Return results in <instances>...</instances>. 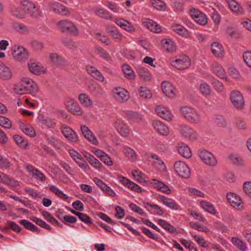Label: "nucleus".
Masks as SVG:
<instances>
[{"label": "nucleus", "instance_id": "nucleus-1", "mask_svg": "<svg viewBox=\"0 0 251 251\" xmlns=\"http://www.w3.org/2000/svg\"><path fill=\"white\" fill-rule=\"evenodd\" d=\"M15 92L19 95L35 94L38 90L37 84L28 78H24L21 82L15 85Z\"/></svg>", "mask_w": 251, "mask_h": 251}, {"label": "nucleus", "instance_id": "nucleus-2", "mask_svg": "<svg viewBox=\"0 0 251 251\" xmlns=\"http://www.w3.org/2000/svg\"><path fill=\"white\" fill-rule=\"evenodd\" d=\"M11 51L14 59L19 62H25L29 56L27 50L21 46H14L11 49Z\"/></svg>", "mask_w": 251, "mask_h": 251}, {"label": "nucleus", "instance_id": "nucleus-3", "mask_svg": "<svg viewBox=\"0 0 251 251\" xmlns=\"http://www.w3.org/2000/svg\"><path fill=\"white\" fill-rule=\"evenodd\" d=\"M174 170L176 174L184 178H188L190 176L191 171L188 166L184 162L176 161L174 165Z\"/></svg>", "mask_w": 251, "mask_h": 251}, {"label": "nucleus", "instance_id": "nucleus-4", "mask_svg": "<svg viewBox=\"0 0 251 251\" xmlns=\"http://www.w3.org/2000/svg\"><path fill=\"white\" fill-rule=\"evenodd\" d=\"M57 26L63 32H67L74 36L78 34L77 28L71 22L65 20L61 21L57 23Z\"/></svg>", "mask_w": 251, "mask_h": 251}, {"label": "nucleus", "instance_id": "nucleus-5", "mask_svg": "<svg viewBox=\"0 0 251 251\" xmlns=\"http://www.w3.org/2000/svg\"><path fill=\"white\" fill-rule=\"evenodd\" d=\"M199 156L201 160L206 165L210 166H215L217 161L215 156L210 152L203 150L199 153Z\"/></svg>", "mask_w": 251, "mask_h": 251}, {"label": "nucleus", "instance_id": "nucleus-6", "mask_svg": "<svg viewBox=\"0 0 251 251\" xmlns=\"http://www.w3.org/2000/svg\"><path fill=\"white\" fill-rule=\"evenodd\" d=\"M190 14L193 19L198 24L205 25L207 23V16L197 9L191 8Z\"/></svg>", "mask_w": 251, "mask_h": 251}, {"label": "nucleus", "instance_id": "nucleus-7", "mask_svg": "<svg viewBox=\"0 0 251 251\" xmlns=\"http://www.w3.org/2000/svg\"><path fill=\"white\" fill-rule=\"evenodd\" d=\"M172 65L178 70H183L188 68L190 65L189 58L185 55L179 56L178 58L171 61Z\"/></svg>", "mask_w": 251, "mask_h": 251}, {"label": "nucleus", "instance_id": "nucleus-8", "mask_svg": "<svg viewBox=\"0 0 251 251\" xmlns=\"http://www.w3.org/2000/svg\"><path fill=\"white\" fill-rule=\"evenodd\" d=\"M230 99L233 105L237 108L241 109L244 105L242 94L238 90H233L230 93Z\"/></svg>", "mask_w": 251, "mask_h": 251}, {"label": "nucleus", "instance_id": "nucleus-9", "mask_svg": "<svg viewBox=\"0 0 251 251\" xmlns=\"http://www.w3.org/2000/svg\"><path fill=\"white\" fill-rule=\"evenodd\" d=\"M180 132L182 136L190 140H194L198 137V134L196 131L188 126L181 125Z\"/></svg>", "mask_w": 251, "mask_h": 251}, {"label": "nucleus", "instance_id": "nucleus-10", "mask_svg": "<svg viewBox=\"0 0 251 251\" xmlns=\"http://www.w3.org/2000/svg\"><path fill=\"white\" fill-rule=\"evenodd\" d=\"M113 96L115 99L120 102L126 101L129 97L128 92L121 87L115 88L113 90Z\"/></svg>", "mask_w": 251, "mask_h": 251}, {"label": "nucleus", "instance_id": "nucleus-11", "mask_svg": "<svg viewBox=\"0 0 251 251\" xmlns=\"http://www.w3.org/2000/svg\"><path fill=\"white\" fill-rule=\"evenodd\" d=\"M152 126L156 132L162 135L167 136L169 134L170 131L168 127L161 121H153Z\"/></svg>", "mask_w": 251, "mask_h": 251}, {"label": "nucleus", "instance_id": "nucleus-12", "mask_svg": "<svg viewBox=\"0 0 251 251\" xmlns=\"http://www.w3.org/2000/svg\"><path fill=\"white\" fill-rule=\"evenodd\" d=\"M115 23L120 27L128 32H133L135 31L133 25L129 21L122 18H117L115 20Z\"/></svg>", "mask_w": 251, "mask_h": 251}, {"label": "nucleus", "instance_id": "nucleus-13", "mask_svg": "<svg viewBox=\"0 0 251 251\" xmlns=\"http://www.w3.org/2000/svg\"><path fill=\"white\" fill-rule=\"evenodd\" d=\"M161 88L164 94L170 98H173L176 95V89L172 84L167 81L162 82Z\"/></svg>", "mask_w": 251, "mask_h": 251}, {"label": "nucleus", "instance_id": "nucleus-14", "mask_svg": "<svg viewBox=\"0 0 251 251\" xmlns=\"http://www.w3.org/2000/svg\"><path fill=\"white\" fill-rule=\"evenodd\" d=\"M50 9L56 13L64 16H67L70 13L65 6L56 2H53L50 4Z\"/></svg>", "mask_w": 251, "mask_h": 251}, {"label": "nucleus", "instance_id": "nucleus-15", "mask_svg": "<svg viewBox=\"0 0 251 251\" xmlns=\"http://www.w3.org/2000/svg\"><path fill=\"white\" fill-rule=\"evenodd\" d=\"M114 127L123 137H127L129 134V130L127 126L123 121L118 120L114 125Z\"/></svg>", "mask_w": 251, "mask_h": 251}, {"label": "nucleus", "instance_id": "nucleus-16", "mask_svg": "<svg viewBox=\"0 0 251 251\" xmlns=\"http://www.w3.org/2000/svg\"><path fill=\"white\" fill-rule=\"evenodd\" d=\"M25 168L27 171L30 173V175L36 179L41 182L45 180L46 177L39 170L34 168L32 165H26Z\"/></svg>", "mask_w": 251, "mask_h": 251}, {"label": "nucleus", "instance_id": "nucleus-17", "mask_svg": "<svg viewBox=\"0 0 251 251\" xmlns=\"http://www.w3.org/2000/svg\"><path fill=\"white\" fill-rule=\"evenodd\" d=\"M62 132L65 137L71 142H75L78 140V136L75 131L67 126H62Z\"/></svg>", "mask_w": 251, "mask_h": 251}, {"label": "nucleus", "instance_id": "nucleus-18", "mask_svg": "<svg viewBox=\"0 0 251 251\" xmlns=\"http://www.w3.org/2000/svg\"><path fill=\"white\" fill-rule=\"evenodd\" d=\"M30 72L36 75L44 72V68L34 59H30L27 63Z\"/></svg>", "mask_w": 251, "mask_h": 251}, {"label": "nucleus", "instance_id": "nucleus-19", "mask_svg": "<svg viewBox=\"0 0 251 251\" xmlns=\"http://www.w3.org/2000/svg\"><path fill=\"white\" fill-rule=\"evenodd\" d=\"M119 179L120 182L125 186H126L131 190L137 193L142 192V188L133 182L130 181L127 178L124 176H120Z\"/></svg>", "mask_w": 251, "mask_h": 251}, {"label": "nucleus", "instance_id": "nucleus-20", "mask_svg": "<svg viewBox=\"0 0 251 251\" xmlns=\"http://www.w3.org/2000/svg\"><path fill=\"white\" fill-rule=\"evenodd\" d=\"M81 130L84 137L88 141L94 145H97L98 144V140L87 126H81Z\"/></svg>", "mask_w": 251, "mask_h": 251}, {"label": "nucleus", "instance_id": "nucleus-21", "mask_svg": "<svg viewBox=\"0 0 251 251\" xmlns=\"http://www.w3.org/2000/svg\"><path fill=\"white\" fill-rule=\"evenodd\" d=\"M160 201L167 207L172 210L179 209V205L173 199L168 198L163 195L160 196Z\"/></svg>", "mask_w": 251, "mask_h": 251}, {"label": "nucleus", "instance_id": "nucleus-22", "mask_svg": "<svg viewBox=\"0 0 251 251\" xmlns=\"http://www.w3.org/2000/svg\"><path fill=\"white\" fill-rule=\"evenodd\" d=\"M181 113L186 120L191 122H198L201 118L197 111H181Z\"/></svg>", "mask_w": 251, "mask_h": 251}, {"label": "nucleus", "instance_id": "nucleus-23", "mask_svg": "<svg viewBox=\"0 0 251 251\" xmlns=\"http://www.w3.org/2000/svg\"><path fill=\"white\" fill-rule=\"evenodd\" d=\"M151 157L154 160L152 164L158 170L163 172L166 171L167 168L165 163L157 154L152 153Z\"/></svg>", "mask_w": 251, "mask_h": 251}, {"label": "nucleus", "instance_id": "nucleus-24", "mask_svg": "<svg viewBox=\"0 0 251 251\" xmlns=\"http://www.w3.org/2000/svg\"><path fill=\"white\" fill-rule=\"evenodd\" d=\"M211 50L213 55L218 58H222L224 56V50L222 45L214 42L211 45Z\"/></svg>", "mask_w": 251, "mask_h": 251}, {"label": "nucleus", "instance_id": "nucleus-25", "mask_svg": "<svg viewBox=\"0 0 251 251\" xmlns=\"http://www.w3.org/2000/svg\"><path fill=\"white\" fill-rule=\"evenodd\" d=\"M21 6L25 13L26 12L35 13L37 8L35 4L29 0H23L21 2Z\"/></svg>", "mask_w": 251, "mask_h": 251}, {"label": "nucleus", "instance_id": "nucleus-26", "mask_svg": "<svg viewBox=\"0 0 251 251\" xmlns=\"http://www.w3.org/2000/svg\"><path fill=\"white\" fill-rule=\"evenodd\" d=\"M123 153L126 158L131 162L137 160V154L135 151L130 147L126 146L123 149Z\"/></svg>", "mask_w": 251, "mask_h": 251}, {"label": "nucleus", "instance_id": "nucleus-27", "mask_svg": "<svg viewBox=\"0 0 251 251\" xmlns=\"http://www.w3.org/2000/svg\"><path fill=\"white\" fill-rule=\"evenodd\" d=\"M226 197L228 202L233 207H238L242 202L240 197L234 193H227Z\"/></svg>", "mask_w": 251, "mask_h": 251}, {"label": "nucleus", "instance_id": "nucleus-28", "mask_svg": "<svg viewBox=\"0 0 251 251\" xmlns=\"http://www.w3.org/2000/svg\"><path fill=\"white\" fill-rule=\"evenodd\" d=\"M12 76V72L8 67L0 62V78L4 80H9Z\"/></svg>", "mask_w": 251, "mask_h": 251}, {"label": "nucleus", "instance_id": "nucleus-29", "mask_svg": "<svg viewBox=\"0 0 251 251\" xmlns=\"http://www.w3.org/2000/svg\"><path fill=\"white\" fill-rule=\"evenodd\" d=\"M143 23L144 26L152 32L159 33L161 31V27L151 20L145 19Z\"/></svg>", "mask_w": 251, "mask_h": 251}, {"label": "nucleus", "instance_id": "nucleus-30", "mask_svg": "<svg viewBox=\"0 0 251 251\" xmlns=\"http://www.w3.org/2000/svg\"><path fill=\"white\" fill-rule=\"evenodd\" d=\"M86 69L88 73L100 82L104 81V76L95 67L93 66H87Z\"/></svg>", "mask_w": 251, "mask_h": 251}, {"label": "nucleus", "instance_id": "nucleus-31", "mask_svg": "<svg viewBox=\"0 0 251 251\" xmlns=\"http://www.w3.org/2000/svg\"><path fill=\"white\" fill-rule=\"evenodd\" d=\"M145 207L151 214L158 216L163 215L164 212L160 206L156 204H153L147 202L145 203Z\"/></svg>", "mask_w": 251, "mask_h": 251}, {"label": "nucleus", "instance_id": "nucleus-32", "mask_svg": "<svg viewBox=\"0 0 251 251\" xmlns=\"http://www.w3.org/2000/svg\"><path fill=\"white\" fill-rule=\"evenodd\" d=\"M137 69L139 75L142 79L145 81L151 79V75L150 72L143 65H139Z\"/></svg>", "mask_w": 251, "mask_h": 251}, {"label": "nucleus", "instance_id": "nucleus-33", "mask_svg": "<svg viewBox=\"0 0 251 251\" xmlns=\"http://www.w3.org/2000/svg\"><path fill=\"white\" fill-rule=\"evenodd\" d=\"M178 151L182 156L189 158L191 156V151L188 146L184 143L178 144Z\"/></svg>", "mask_w": 251, "mask_h": 251}, {"label": "nucleus", "instance_id": "nucleus-34", "mask_svg": "<svg viewBox=\"0 0 251 251\" xmlns=\"http://www.w3.org/2000/svg\"><path fill=\"white\" fill-rule=\"evenodd\" d=\"M84 156L89 163L95 168L99 169L101 167L102 165L101 163L89 153L87 152H85Z\"/></svg>", "mask_w": 251, "mask_h": 251}, {"label": "nucleus", "instance_id": "nucleus-35", "mask_svg": "<svg viewBox=\"0 0 251 251\" xmlns=\"http://www.w3.org/2000/svg\"><path fill=\"white\" fill-rule=\"evenodd\" d=\"M106 31L114 39L120 40L121 34L119 29L113 25H108L106 27Z\"/></svg>", "mask_w": 251, "mask_h": 251}, {"label": "nucleus", "instance_id": "nucleus-36", "mask_svg": "<svg viewBox=\"0 0 251 251\" xmlns=\"http://www.w3.org/2000/svg\"><path fill=\"white\" fill-rule=\"evenodd\" d=\"M231 242L240 251H246L247 248L246 244L241 239L237 237H232L231 239Z\"/></svg>", "mask_w": 251, "mask_h": 251}, {"label": "nucleus", "instance_id": "nucleus-37", "mask_svg": "<svg viewBox=\"0 0 251 251\" xmlns=\"http://www.w3.org/2000/svg\"><path fill=\"white\" fill-rule=\"evenodd\" d=\"M157 222L159 226L168 232L171 233H176L177 232L176 229L166 221L162 219H159L157 220Z\"/></svg>", "mask_w": 251, "mask_h": 251}, {"label": "nucleus", "instance_id": "nucleus-38", "mask_svg": "<svg viewBox=\"0 0 251 251\" xmlns=\"http://www.w3.org/2000/svg\"><path fill=\"white\" fill-rule=\"evenodd\" d=\"M226 1L232 11L238 14L242 13V7L237 1L234 0H226Z\"/></svg>", "mask_w": 251, "mask_h": 251}, {"label": "nucleus", "instance_id": "nucleus-39", "mask_svg": "<svg viewBox=\"0 0 251 251\" xmlns=\"http://www.w3.org/2000/svg\"><path fill=\"white\" fill-rule=\"evenodd\" d=\"M49 189L51 192L55 194L58 197L64 200H67L68 196L64 194L63 191L60 190L57 186L50 184L49 185Z\"/></svg>", "mask_w": 251, "mask_h": 251}, {"label": "nucleus", "instance_id": "nucleus-40", "mask_svg": "<svg viewBox=\"0 0 251 251\" xmlns=\"http://www.w3.org/2000/svg\"><path fill=\"white\" fill-rule=\"evenodd\" d=\"M153 183L155 185V187L158 190L165 193L167 194L171 193V190L168 186L162 182L159 181L156 179L153 180Z\"/></svg>", "mask_w": 251, "mask_h": 251}, {"label": "nucleus", "instance_id": "nucleus-41", "mask_svg": "<svg viewBox=\"0 0 251 251\" xmlns=\"http://www.w3.org/2000/svg\"><path fill=\"white\" fill-rule=\"evenodd\" d=\"M163 48L168 52H173L176 50L174 42L170 39H165L162 41Z\"/></svg>", "mask_w": 251, "mask_h": 251}, {"label": "nucleus", "instance_id": "nucleus-42", "mask_svg": "<svg viewBox=\"0 0 251 251\" xmlns=\"http://www.w3.org/2000/svg\"><path fill=\"white\" fill-rule=\"evenodd\" d=\"M78 100L81 104L86 107H90L93 104L92 100L89 96L84 93H82L78 96Z\"/></svg>", "mask_w": 251, "mask_h": 251}, {"label": "nucleus", "instance_id": "nucleus-43", "mask_svg": "<svg viewBox=\"0 0 251 251\" xmlns=\"http://www.w3.org/2000/svg\"><path fill=\"white\" fill-rule=\"evenodd\" d=\"M65 105L67 110L79 109L78 104L73 99L67 98L65 100Z\"/></svg>", "mask_w": 251, "mask_h": 251}, {"label": "nucleus", "instance_id": "nucleus-44", "mask_svg": "<svg viewBox=\"0 0 251 251\" xmlns=\"http://www.w3.org/2000/svg\"><path fill=\"white\" fill-rule=\"evenodd\" d=\"M122 70L126 78L131 79L135 78V73L132 68L128 65H123L122 66Z\"/></svg>", "mask_w": 251, "mask_h": 251}, {"label": "nucleus", "instance_id": "nucleus-45", "mask_svg": "<svg viewBox=\"0 0 251 251\" xmlns=\"http://www.w3.org/2000/svg\"><path fill=\"white\" fill-rule=\"evenodd\" d=\"M200 205L201 207L205 210L207 211L210 214H214L216 212V210L214 205L205 201H202L200 202Z\"/></svg>", "mask_w": 251, "mask_h": 251}, {"label": "nucleus", "instance_id": "nucleus-46", "mask_svg": "<svg viewBox=\"0 0 251 251\" xmlns=\"http://www.w3.org/2000/svg\"><path fill=\"white\" fill-rule=\"evenodd\" d=\"M49 57L50 61L55 65H61L64 62L63 58L56 53H50L49 54Z\"/></svg>", "mask_w": 251, "mask_h": 251}, {"label": "nucleus", "instance_id": "nucleus-47", "mask_svg": "<svg viewBox=\"0 0 251 251\" xmlns=\"http://www.w3.org/2000/svg\"><path fill=\"white\" fill-rule=\"evenodd\" d=\"M21 129L23 132L27 135L33 137L35 136V132L33 128L30 126L22 124L20 125Z\"/></svg>", "mask_w": 251, "mask_h": 251}, {"label": "nucleus", "instance_id": "nucleus-48", "mask_svg": "<svg viewBox=\"0 0 251 251\" xmlns=\"http://www.w3.org/2000/svg\"><path fill=\"white\" fill-rule=\"evenodd\" d=\"M12 27L21 34H27L29 31L28 28L22 24L14 23L12 25Z\"/></svg>", "mask_w": 251, "mask_h": 251}, {"label": "nucleus", "instance_id": "nucleus-49", "mask_svg": "<svg viewBox=\"0 0 251 251\" xmlns=\"http://www.w3.org/2000/svg\"><path fill=\"white\" fill-rule=\"evenodd\" d=\"M126 115L130 119L136 122L142 119V116L136 111H127Z\"/></svg>", "mask_w": 251, "mask_h": 251}, {"label": "nucleus", "instance_id": "nucleus-50", "mask_svg": "<svg viewBox=\"0 0 251 251\" xmlns=\"http://www.w3.org/2000/svg\"><path fill=\"white\" fill-rule=\"evenodd\" d=\"M13 139L16 144L20 148H25L28 146L27 141L19 135H14Z\"/></svg>", "mask_w": 251, "mask_h": 251}, {"label": "nucleus", "instance_id": "nucleus-51", "mask_svg": "<svg viewBox=\"0 0 251 251\" xmlns=\"http://www.w3.org/2000/svg\"><path fill=\"white\" fill-rule=\"evenodd\" d=\"M212 67L216 75L221 78H225V71L220 65L215 62L212 64Z\"/></svg>", "mask_w": 251, "mask_h": 251}, {"label": "nucleus", "instance_id": "nucleus-52", "mask_svg": "<svg viewBox=\"0 0 251 251\" xmlns=\"http://www.w3.org/2000/svg\"><path fill=\"white\" fill-rule=\"evenodd\" d=\"M229 160L232 163L237 166H242L244 161L242 158L236 154H231L229 156Z\"/></svg>", "mask_w": 251, "mask_h": 251}, {"label": "nucleus", "instance_id": "nucleus-53", "mask_svg": "<svg viewBox=\"0 0 251 251\" xmlns=\"http://www.w3.org/2000/svg\"><path fill=\"white\" fill-rule=\"evenodd\" d=\"M131 174L134 178L138 182H142L145 180V175L138 170H133Z\"/></svg>", "mask_w": 251, "mask_h": 251}, {"label": "nucleus", "instance_id": "nucleus-54", "mask_svg": "<svg viewBox=\"0 0 251 251\" xmlns=\"http://www.w3.org/2000/svg\"><path fill=\"white\" fill-rule=\"evenodd\" d=\"M151 4L157 10H164L166 9V4L160 0H152Z\"/></svg>", "mask_w": 251, "mask_h": 251}, {"label": "nucleus", "instance_id": "nucleus-55", "mask_svg": "<svg viewBox=\"0 0 251 251\" xmlns=\"http://www.w3.org/2000/svg\"><path fill=\"white\" fill-rule=\"evenodd\" d=\"M30 45L32 48L35 51H40L44 48L43 43L36 40L31 41Z\"/></svg>", "mask_w": 251, "mask_h": 251}, {"label": "nucleus", "instance_id": "nucleus-56", "mask_svg": "<svg viewBox=\"0 0 251 251\" xmlns=\"http://www.w3.org/2000/svg\"><path fill=\"white\" fill-rule=\"evenodd\" d=\"M0 126L9 129L11 127V123L7 118L0 115Z\"/></svg>", "mask_w": 251, "mask_h": 251}, {"label": "nucleus", "instance_id": "nucleus-57", "mask_svg": "<svg viewBox=\"0 0 251 251\" xmlns=\"http://www.w3.org/2000/svg\"><path fill=\"white\" fill-rule=\"evenodd\" d=\"M157 114L165 120H171L172 117L171 111H157Z\"/></svg>", "mask_w": 251, "mask_h": 251}, {"label": "nucleus", "instance_id": "nucleus-58", "mask_svg": "<svg viewBox=\"0 0 251 251\" xmlns=\"http://www.w3.org/2000/svg\"><path fill=\"white\" fill-rule=\"evenodd\" d=\"M140 96L144 98L149 99L151 97V91L145 87H141L139 90Z\"/></svg>", "mask_w": 251, "mask_h": 251}, {"label": "nucleus", "instance_id": "nucleus-59", "mask_svg": "<svg viewBox=\"0 0 251 251\" xmlns=\"http://www.w3.org/2000/svg\"><path fill=\"white\" fill-rule=\"evenodd\" d=\"M13 15L17 18H21L24 17L25 13V11L20 7H14L12 10Z\"/></svg>", "mask_w": 251, "mask_h": 251}, {"label": "nucleus", "instance_id": "nucleus-60", "mask_svg": "<svg viewBox=\"0 0 251 251\" xmlns=\"http://www.w3.org/2000/svg\"><path fill=\"white\" fill-rule=\"evenodd\" d=\"M173 30L180 35H185L187 33V30L180 25H174L172 26Z\"/></svg>", "mask_w": 251, "mask_h": 251}, {"label": "nucleus", "instance_id": "nucleus-61", "mask_svg": "<svg viewBox=\"0 0 251 251\" xmlns=\"http://www.w3.org/2000/svg\"><path fill=\"white\" fill-rule=\"evenodd\" d=\"M129 207L132 211L138 213L140 215L143 216H147V215L141 207L134 203H131L129 205Z\"/></svg>", "mask_w": 251, "mask_h": 251}, {"label": "nucleus", "instance_id": "nucleus-62", "mask_svg": "<svg viewBox=\"0 0 251 251\" xmlns=\"http://www.w3.org/2000/svg\"><path fill=\"white\" fill-rule=\"evenodd\" d=\"M244 192L251 199V181L245 182L243 185Z\"/></svg>", "mask_w": 251, "mask_h": 251}, {"label": "nucleus", "instance_id": "nucleus-63", "mask_svg": "<svg viewBox=\"0 0 251 251\" xmlns=\"http://www.w3.org/2000/svg\"><path fill=\"white\" fill-rule=\"evenodd\" d=\"M75 162L80 168L85 171L88 170L90 168L89 165L82 157Z\"/></svg>", "mask_w": 251, "mask_h": 251}, {"label": "nucleus", "instance_id": "nucleus-64", "mask_svg": "<svg viewBox=\"0 0 251 251\" xmlns=\"http://www.w3.org/2000/svg\"><path fill=\"white\" fill-rule=\"evenodd\" d=\"M245 63L251 68V51H246L243 55Z\"/></svg>", "mask_w": 251, "mask_h": 251}]
</instances>
